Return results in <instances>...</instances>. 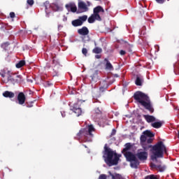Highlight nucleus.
Returning <instances> with one entry per match:
<instances>
[{"instance_id": "45", "label": "nucleus", "mask_w": 179, "mask_h": 179, "mask_svg": "<svg viewBox=\"0 0 179 179\" xmlns=\"http://www.w3.org/2000/svg\"><path fill=\"white\" fill-rule=\"evenodd\" d=\"M120 55H125V54H127V52H125V50H120Z\"/></svg>"}, {"instance_id": "26", "label": "nucleus", "mask_w": 179, "mask_h": 179, "mask_svg": "<svg viewBox=\"0 0 179 179\" xmlns=\"http://www.w3.org/2000/svg\"><path fill=\"white\" fill-rule=\"evenodd\" d=\"M92 52H94V54H101V52H103V49H101V48L96 47L93 49Z\"/></svg>"}, {"instance_id": "17", "label": "nucleus", "mask_w": 179, "mask_h": 179, "mask_svg": "<svg viewBox=\"0 0 179 179\" xmlns=\"http://www.w3.org/2000/svg\"><path fill=\"white\" fill-rule=\"evenodd\" d=\"M104 61L105 62H106L105 65L106 69H107L108 71H114V67L113 66V64H111L110 61H108L107 59H105Z\"/></svg>"}, {"instance_id": "28", "label": "nucleus", "mask_w": 179, "mask_h": 179, "mask_svg": "<svg viewBox=\"0 0 179 179\" xmlns=\"http://www.w3.org/2000/svg\"><path fill=\"white\" fill-rule=\"evenodd\" d=\"M97 115H101V110H100L99 108L95 109L94 115H92V117H94V118H96Z\"/></svg>"}, {"instance_id": "20", "label": "nucleus", "mask_w": 179, "mask_h": 179, "mask_svg": "<svg viewBox=\"0 0 179 179\" xmlns=\"http://www.w3.org/2000/svg\"><path fill=\"white\" fill-rule=\"evenodd\" d=\"M72 111L76 114L77 117H79V115H82V108H77L76 106H74L72 109Z\"/></svg>"}, {"instance_id": "32", "label": "nucleus", "mask_w": 179, "mask_h": 179, "mask_svg": "<svg viewBox=\"0 0 179 179\" xmlns=\"http://www.w3.org/2000/svg\"><path fill=\"white\" fill-rule=\"evenodd\" d=\"M132 45L127 43L125 45L126 50H128L129 52H132Z\"/></svg>"}, {"instance_id": "1", "label": "nucleus", "mask_w": 179, "mask_h": 179, "mask_svg": "<svg viewBox=\"0 0 179 179\" xmlns=\"http://www.w3.org/2000/svg\"><path fill=\"white\" fill-rule=\"evenodd\" d=\"M142 148L143 150L148 152V149H150V152L152 154L151 155V160L152 162H157V159H163L164 153L167 155V148L163 141H159L155 145L148 144V143H143Z\"/></svg>"}, {"instance_id": "42", "label": "nucleus", "mask_w": 179, "mask_h": 179, "mask_svg": "<svg viewBox=\"0 0 179 179\" xmlns=\"http://www.w3.org/2000/svg\"><path fill=\"white\" fill-rule=\"evenodd\" d=\"M33 103H34V101H31V102H28L27 107H32L33 106Z\"/></svg>"}, {"instance_id": "34", "label": "nucleus", "mask_w": 179, "mask_h": 179, "mask_svg": "<svg viewBox=\"0 0 179 179\" xmlns=\"http://www.w3.org/2000/svg\"><path fill=\"white\" fill-rule=\"evenodd\" d=\"M27 3H28L29 6H33V5H34V0H27Z\"/></svg>"}, {"instance_id": "14", "label": "nucleus", "mask_w": 179, "mask_h": 179, "mask_svg": "<svg viewBox=\"0 0 179 179\" xmlns=\"http://www.w3.org/2000/svg\"><path fill=\"white\" fill-rule=\"evenodd\" d=\"M78 34L80 36H88L89 29L87 28V27H83L82 28L78 29Z\"/></svg>"}, {"instance_id": "48", "label": "nucleus", "mask_w": 179, "mask_h": 179, "mask_svg": "<svg viewBox=\"0 0 179 179\" xmlns=\"http://www.w3.org/2000/svg\"><path fill=\"white\" fill-rule=\"evenodd\" d=\"M0 75H1V76H2V78H5V74L4 73H0Z\"/></svg>"}, {"instance_id": "35", "label": "nucleus", "mask_w": 179, "mask_h": 179, "mask_svg": "<svg viewBox=\"0 0 179 179\" xmlns=\"http://www.w3.org/2000/svg\"><path fill=\"white\" fill-rule=\"evenodd\" d=\"M98 179H107V175H106V174H101L99 176Z\"/></svg>"}, {"instance_id": "33", "label": "nucleus", "mask_w": 179, "mask_h": 179, "mask_svg": "<svg viewBox=\"0 0 179 179\" xmlns=\"http://www.w3.org/2000/svg\"><path fill=\"white\" fill-rule=\"evenodd\" d=\"M145 179H157V177L155 175H150L146 176Z\"/></svg>"}, {"instance_id": "13", "label": "nucleus", "mask_w": 179, "mask_h": 179, "mask_svg": "<svg viewBox=\"0 0 179 179\" xmlns=\"http://www.w3.org/2000/svg\"><path fill=\"white\" fill-rule=\"evenodd\" d=\"M78 10H80L81 13L89 11V8L86 3L83 1L78 2Z\"/></svg>"}, {"instance_id": "23", "label": "nucleus", "mask_w": 179, "mask_h": 179, "mask_svg": "<svg viewBox=\"0 0 179 179\" xmlns=\"http://www.w3.org/2000/svg\"><path fill=\"white\" fill-rule=\"evenodd\" d=\"M143 134L145 135L147 138H153V136H155V134H153V133L149 130L144 131Z\"/></svg>"}, {"instance_id": "8", "label": "nucleus", "mask_w": 179, "mask_h": 179, "mask_svg": "<svg viewBox=\"0 0 179 179\" xmlns=\"http://www.w3.org/2000/svg\"><path fill=\"white\" fill-rule=\"evenodd\" d=\"M87 20V15L80 16L78 19L73 20L71 24L73 27H79V26H82Z\"/></svg>"}, {"instance_id": "10", "label": "nucleus", "mask_w": 179, "mask_h": 179, "mask_svg": "<svg viewBox=\"0 0 179 179\" xmlns=\"http://www.w3.org/2000/svg\"><path fill=\"white\" fill-rule=\"evenodd\" d=\"M148 154L146 151L138 152L136 153V157L141 162H145V160H148Z\"/></svg>"}, {"instance_id": "5", "label": "nucleus", "mask_w": 179, "mask_h": 179, "mask_svg": "<svg viewBox=\"0 0 179 179\" xmlns=\"http://www.w3.org/2000/svg\"><path fill=\"white\" fill-rule=\"evenodd\" d=\"M93 14L88 17V23H94L96 20L101 22V17L99 13H104V8L101 6H97L93 10Z\"/></svg>"}, {"instance_id": "3", "label": "nucleus", "mask_w": 179, "mask_h": 179, "mask_svg": "<svg viewBox=\"0 0 179 179\" xmlns=\"http://www.w3.org/2000/svg\"><path fill=\"white\" fill-rule=\"evenodd\" d=\"M133 97L136 101H138V103L145 107V108L150 111V113H152L155 112V109L153 108L152 103H150L149 96H148L146 94L140 91H137L134 93Z\"/></svg>"}, {"instance_id": "7", "label": "nucleus", "mask_w": 179, "mask_h": 179, "mask_svg": "<svg viewBox=\"0 0 179 179\" xmlns=\"http://www.w3.org/2000/svg\"><path fill=\"white\" fill-rule=\"evenodd\" d=\"M151 169L153 170H157V171H160V173H163L166 170V166L162 165V161L153 162L150 163Z\"/></svg>"}, {"instance_id": "15", "label": "nucleus", "mask_w": 179, "mask_h": 179, "mask_svg": "<svg viewBox=\"0 0 179 179\" xmlns=\"http://www.w3.org/2000/svg\"><path fill=\"white\" fill-rule=\"evenodd\" d=\"M108 89V83L106 81H102L101 85L99 87L100 93H103V92L106 91Z\"/></svg>"}, {"instance_id": "21", "label": "nucleus", "mask_w": 179, "mask_h": 179, "mask_svg": "<svg viewBox=\"0 0 179 179\" xmlns=\"http://www.w3.org/2000/svg\"><path fill=\"white\" fill-rule=\"evenodd\" d=\"M162 125H163V122H155L151 124V126L153 128H156V129H158V128H162Z\"/></svg>"}, {"instance_id": "22", "label": "nucleus", "mask_w": 179, "mask_h": 179, "mask_svg": "<svg viewBox=\"0 0 179 179\" xmlns=\"http://www.w3.org/2000/svg\"><path fill=\"white\" fill-rule=\"evenodd\" d=\"M10 44L8 42H6L1 44V48L5 50V51H9L10 50Z\"/></svg>"}, {"instance_id": "29", "label": "nucleus", "mask_w": 179, "mask_h": 179, "mask_svg": "<svg viewBox=\"0 0 179 179\" xmlns=\"http://www.w3.org/2000/svg\"><path fill=\"white\" fill-rule=\"evenodd\" d=\"M147 139H148V137L145 134L141 135V138H140V141H141V144L145 143Z\"/></svg>"}, {"instance_id": "2", "label": "nucleus", "mask_w": 179, "mask_h": 179, "mask_svg": "<svg viewBox=\"0 0 179 179\" xmlns=\"http://www.w3.org/2000/svg\"><path fill=\"white\" fill-rule=\"evenodd\" d=\"M103 155L104 162L109 167H111V166H117L120 157H121V155L117 154V152L110 148L107 144H105L103 147Z\"/></svg>"}, {"instance_id": "43", "label": "nucleus", "mask_w": 179, "mask_h": 179, "mask_svg": "<svg viewBox=\"0 0 179 179\" xmlns=\"http://www.w3.org/2000/svg\"><path fill=\"white\" fill-rule=\"evenodd\" d=\"M45 8L47 9V7L50 6V1H47L44 3Z\"/></svg>"}, {"instance_id": "46", "label": "nucleus", "mask_w": 179, "mask_h": 179, "mask_svg": "<svg viewBox=\"0 0 179 179\" xmlns=\"http://www.w3.org/2000/svg\"><path fill=\"white\" fill-rule=\"evenodd\" d=\"M95 58H96V59H100V58H101V56L100 55H96Z\"/></svg>"}, {"instance_id": "41", "label": "nucleus", "mask_w": 179, "mask_h": 179, "mask_svg": "<svg viewBox=\"0 0 179 179\" xmlns=\"http://www.w3.org/2000/svg\"><path fill=\"white\" fill-rule=\"evenodd\" d=\"M157 3L163 4L166 0H155Z\"/></svg>"}, {"instance_id": "11", "label": "nucleus", "mask_w": 179, "mask_h": 179, "mask_svg": "<svg viewBox=\"0 0 179 179\" xmlns=\"http://www.w3.org/2000/svg\"><path fill=\"white\" fill-rule=\"evenodd\" d=\"M17 99L18 101V104L23 106V104L26 103V95H24V93L23 92H20L17 95Z\"/></svg>"}, {"instance_id": "40", "label": "nucleus", "mask_w": 179, "mask_h": 179, "mask_svg": "<svg viewBox=\"0 0 179 179\" xmlns=\"http://www.w3.org/2000/svg\"><path fill=\"white\" fill-rule=\"evenodd\" d=\"M115 134H117V130H115V129H113L111 131L110 134V136H114V135H115Z\"/></svg>"}, {"instance_id": "38", "label": "nucleus", "mask_w": 179, "mask_h": 179, "mask_svg": "<svg viewBox=\"0 0 179 179\" xmlns=\"http://www.w3.org/2000/svg\"><path fill=\"white\" fill-rule=\"evenodd\" d=\"M50 86H52V83H50L49 81H48L45 83V87H50Z\"/></svg>"}, {"instance_id": "18", "label": "nucleus", "mask_w": 179, "mask_h": 179, "mask_svg": "<svg viewBox=\"0 0 179 179\" xmlns=\"http://www.w3.org/2000/svg\"><path fill=\"white\" fill-rule=\"evenodd\" d=\"M3 97H6L8 99H13L15 97V93L10 92V91H6L3 93Z\"/></svg>"}, {"instance_id": "30", "label": "nucleus", "mask_w": 179, "mask_h": 179, "mask_svg": "<svg viewBox=\"0 0 179 179\" xmlns=\"http://www.w3.org/2000/svg\"><path fill=\"white\" fill-rule=\"evenodd\" d=\"M97 71H95L90 78H92V82H96L97 80Z\"/></svg>"}, {"instance_id": "31", "label": "nucleus", "mask_w": 179, "mask_h": 179, "mask_svg": "<svg viewBox=\"0 0 179 179\" xmlns=\"http://www.w3.org/2000/svg\"><path fill=\"white\" fill-rule=\"evenodd\" d=\"M135 83L136 86H142V80H141V78L137 77Z\"/></svg>"}, {"instance_id": "24", "label": "nucleus", "mask_w": 179, "mask_h": 179, "mask_svg": "<svg viewBox=\"0 0 179 179\" xmlns=\"http://www.w3.org/2000/svg\"><path fill=\"white\" fill-rule=\"evenodd\" d=\"M50 8L55 10V12H57L59 10V5L57 3H53L50 5Z\"/></svg>"}, {"instance_id": "4", "label": "nucleus", "mask_w": 179, "mask_h": 179, "mask_svg": "<svg viewBox=\"0 0 179 179\" xmlns=\"http://www.w3.org/2000/svg\"><path fill=\"white\" fill-rule=\"evenodd\" d=\"M124 156L127 160V162H130V167L131 169H138L139 167V164L141 162L139 159L136 157V155L134 154L132 152L129 151V152H124Z\"/></svg>"}, {"instance_id": "36", "label": "nucleus", "mask_w": 179, "mask_h": 179, "mask_svg": "<svg viewBox=\"0 0 179 179\" xmlns=\"http://www.w3.org/2000/svg\"><path fill=\"white\" fill-rule=\"evenodd\" d=\"M82 53L83 54V55H87V49H86V48H83L82 49Z\"/></svg>"}, {"instance_id": "39", "label": "nucleus", "mask_w": 179, "mask_h": 179, "mask_svg": "<svg viewBox=\"0 0 179 179\" xmlns=\"http://www.w3.org/2000/svg\"><path fill=\"white\" fill-rule=\"evenodd\" d=\"M52 64H54L55 65H58L59 64V62L55 60V57H53Z\"/></svg>"}, {"instance_id": "49", "label": "nucleus", "mask_w": 179, "mask_h": 179, "mask_svg": "<svg viewBox=\"0 0 179 179\" xmlns=\"http://www.w3.org/2000/svg\"><path fill=\"white\" fill-rule=\"evenodd\" d=\"M178 138H179V130H178Z\"/></svg>"}, {"instance_id": "44", "label": "nucleus", "mask_w": 179, "mask_h": 179, "mask_svg": "<svg viewBox=\"0 0 179 179\" xmlns=\"http://www.w3.org/2000/svg\"><path fill=\"white\" fill-rule=\"evenodd\" d=\"M15 15L14 12H11L10 13V17H11L12 19H13V17H15Z\"/></svg>"}, {"instance_id": "25", "label": "nucleus", "mask_w": 179, "mask_h": 179, "mask_svg": "<svg viewBox=\"0 0 179 179\" xmlns=\"http://www.w3.org/2000/svg\"><path fill=\"white\" fill-rule=\"evenodd\" d=\"M26 65V62L24 60H20L18 63L16 64V68H22Z\"/></svg>"}, {"instance_id": "12", "label": "nucleus", "mask_w": 179, "mask_h": 179, "mask_svg": "<svg viewBox=\"0 0 179 179\" xmlns=\"http://www.w3.org/2000/svg\"><path fill=\"white\" fill-rule=\"evenodd\" d=\"M65 8L67 10H71L73 13H75L78 10V7H76V4L75 3H69L65 5Z\"/></svg>"}, {"instance_id": "6", "label": "nucleus", "mask_w": 179, "mask_h": 179, "mask_svg": "<svg viewBox=\"0 0 179 179\" xmlns=\"http://www.w3.org/2000/svg\"><path fill=\"white\" fill-rule=\"evenodd\" d=\"M94 131H96V129H94L93 124H90L86 129H81L77 134V136H78V138H87V136L93 138L92 132H94Z\"/></svg>"}, {"instance_id": "16", "label": "nucleus", "mask_w": 179, "mask_h": 179, "mask_svg": "<svg viewBox=\"0 0 179 179\" xmlns=\"http://www.w3.org/2000/svg\"><path fill=\"white\" fill-rule=\"evenodd\" d=\"M143 118H145V121L148 123L155 122V121H156V117L150 115H143Z\"/></svg>"}, {"instance_id": "47", "label": "nucleus", "mask_w": 179, "mask_h": 179, "mask_svg": "<svg viewBox=\"0 0 179 179\" xmlns=\"http://www.w3.org/2000/svg\"><path fill=\"white\" fill-rule=\"evenodd\" d=\"M61 114H62V116L64 117H65V111H64V110H62V111H61Z\"/></svg>"}, {"instance_id": "9", "label": "nucleus", "mask_w": 179, "mask_h": 179, "mask_svg": "<svg viewBox=\"0 0 179 179\" xmlns=\"http://www.w3.org/2000/svg\"><path fill=\"white\" fill-rule=\"evenodd\" d=\"M7 82H10L13 85H15V83H20V82H22V76H17L16 74L8 76Z\"/></svg>"}, {"instance_id": "37", "label": "nucleus", "mask_w": 179, "mask_h": 179, "mask_svg": "<svg viewBox=\"0 0 179 179\" xmlns=\"http://www.w3.org/2000/svg\"><path fill=\"white\" fill-rule=\"evenodd\" d=\"M152 142L153 139H152L151 137H149V138L146 140V143H148V145H150V143H152Z\"/></svg>"}, {"instance_id": "19", "label": "nucleus", "mask_w": 179, "mask_h": 179, "mask_svg": "<svg viewBox=\"0 0 179 179\" xmlns=\"http://www.w3.org/2000/svg\"><path fill=\"white\" fill-rule=\"evenodd\" d=\"M132 148V144L131 143H127L124 145V148L122 150V153L124 154L129 152V150Z\"/></svg>"}, {"instance_id": "27", "label": "nucleus", "mask_w": 179, "mask_h": 179, "mask_svg": "<svg viewBox=\"0 0 179 179\" xmlns=\"http://www.w3.org/2000/svg\"><path fill=\"white\" fill-rule=\"evenodd\" d=\"M110 176L112 179H125L119 173H115V175L110 173Z\"/></svg>"}]
</instances>
